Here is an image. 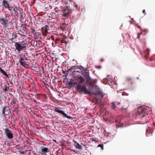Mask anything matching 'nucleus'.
Here are the masks:
<instances>
[{
    "label": "nucleus",
    "instance_id": "1",
    "mask_svg": "<svg viewBox=\"0 0 155 155\" xmlns=\"http://www.w3.org/2000/svg\"><path fill=\"white\" fill-rule=\"evenodd\" d=\"M76 89L80 93H83L85 94H91V92L87 89L85 85H82L81 84L77 85Z\"/></svg>",
    "mask_w": 155,
    "mask_h": 155
},
{
    "label": "nucleus",
    "instance_id": "2",
    "mask_svg": "<svg viewBox=\"0 0 155 155\" xmlns=\"http://www.w3.org/2000/svg\"><path fill=\"white\" fill-rule=\"evenodd\" d=\"M15 49L19 52L21 51L26 49L27 45L26 43L20 44L17 42H15Z\"/></svg>",
    "mask_w": 155,
    "mask_h": 155
},
{
    "label": "nucleus",
    "instance_id": "3",
    "mask_svg": "<svg viewBox=\"0 0 155 155\" xmlns=\"http://www.w3.org/2000/svg\"><path fill=\"white\" fill-rule=\"evenodd\" d=\"M39 150V152L42 155H46L50 151V149L45 146H41L40 147Z\"/></svg>",
    "mask_w": 155,
    "mask_h": 155
},
{
    "label": "nucleus",
    "instance_id": "4",
    "mask_svg": "<svg viewBox=\"0 0 155 155\" xmlns=\"http://www.w3.org/2000/svg\"><path fill=\"white\" fill-rule=\"evenodd\" d=\"M146 111L145 108L139 107L137 109V113L140 116V117L142 118L145 116Z\"/></svg>",
    "mask_w": 155,
    "mask_h": 155
},
{
    "label": "nucleus",
    "instance_id": "5",
    "mask_svg": "<svg viewBox=\"0 0 155 155\" xmlns=\"http://www.w3.org/2000/svg\"><path fill=\"white\" fill-rule=\"evenodd\" d=\"M71 12L72 10L70 8L67 6L65 8H64L62 16L64 17H67Z\"/></svg>",
    "mask_w": 155,
    "mask_h": 155
},
{
    "label": "nucleus",
    "instance_id": "6",
    "mask_svg": "<svg viewBox=\"0 0 155 155\" xmlns=\"http://www.w3.org/2000/svg\"><path fill=\"white\" fill-rule=\"evenodd\" d=\"M11 113V111L8 106L3 107L2 108V114L5 117L6 115H8Z\"/></svg>",
    "mask_w": 155,
    "mask_h": 155
},
{
    "label": "nucleus",
    "instance_id": "7",
    "mask_svg": "<svg viewBox=\"0 0 155 155\" xmlns=\"http://www.w3.org/2000/svg\"><path fill=\"white\" fill-rule=\"evenodd\" d=\"M54 110L59 113L62 114L65 117L67 118L68 119H71L72 117L70 116H68L67 114L65 113L64 112L61 110L59 107H56L54 109Z\"/></svg>",
    "mask_w": 155,
    "mask_h": 155
},
{
    "label": "nucleus",
    "instance_id": "8",
    "mask_svg": "<svg viewBox=\"0 0 155 155\" xmlns=\"http://www.w3.org/2000/svg\"><path fill=\"white\" fill-rule=\"evenodd\" d=\"M5 131V134L9 139H11L13 138V135L11 130L8 128H6Z\"/></svg>",
    "mask_w": 155,
    "mask_h": 155
},
{
    "label": "nucleus",
    "instance_id": "9",
    "mask_svg": "<svg viewBox=\"0 0 155 155\" xmlns=\"http://www.w3.org/2000/svg\"><path fill=\"white\" fill-rule=\"evenodd\" d=\"M0 22L3 26L6 27H7V25L9 22L6 18L3 17L0 20Z\"/></svg>",
    "mask_w": 155,
    "mask_h": 155
},
{
    "label": "nucleus",
    "instance_id": "10",
    "mask_svg": "<svg viewBox=\"0 0 155 155\" xmlns=\"http://www.w3.org/2000/svg\"><path fill=\"white\" fill-rule=\"evenodd\" d=\"M2 5L3 8L7 9V8H8L10 6L9 1L7 0H2Z\"/></svg>",
    "mask_w": 155,
    "mask_h": 155
},
{
    "label": "nucleus",
    "instance_id": "11",
    "mask_svg": "<svg viewBox=\"0 0 155 155\" xmlns=\"http://www.w3.org/2000/svg\"><path fill=\"white\" fill-rule=\"evenodd\" d=\"M81 68L84 71L83 73V75L85 76L87 80L89 79H90V76H89V71H86V69L84 68L83 67H82Z\"/></svg>",
    "mask_w": 155,
    "mask_h": 155
},
{
    "label": "nucleus",
    "instance_id": "12",
    "mask_svg": "<svg viewBox=\"0 0 155 155\" xmlns=\"http://www.w3.org/2000/svg\"><path fill=\"white\" fill-rule=\"evenodd\" d=\"M25 60H27V58L23 59L20 58L19 59V62L21 65L25 67V66L27 65L25 63Z\"/></svg>",
    "mask_w": 155,
    "mask_h": 155
},
{
    "label": "nucleus",
    "instance_id": "13",
    "mask_svg": "<svg viewBox=\"0 0 155 155\" xmlns=\"http://www.w3.org/2000/svg\"><path fill=\"white\" fill-rule=\"evenodd\" d=\"M0 72L4 75L6 78H9L7 73L4 70L2 69L1 67H0Z\"/></svg>",
    "mask_w": 155,
    "mask_h": 155
},
{
    "label": "nucleus",
    "instance_id": "14",
    "mask_svg": "<svg viewBox=\"0 0 155 155\" xmlns=\"http://www.w3.org/2000/svg\"><path fill=\"white\" fill-rule=\"evenodd\" d=\"M73 142L74 143V145L76 148L79 150H81V149L82 147L79 144V143H77L74 140H73Z\"/></svg>",
    "mask_w": 155,
    "mask_h": 155
},
{
    "label": "nucleus",
    "instance_id": "15",
    "mask_svg": "<svg viewBox=\"0 0 155 155\" xmlns=\"http://www.w3.org/2000/svg\"><path fill=\"white\" fill-rule=\"evenodd\" d=\"M13 8V10L14 12V13L15 15L16 16V17H18L19 16L18 12L17 11V10H18V8L16 6L14 7Z\"/></svg>",
    "mask_w": 155,
    "mask_h": 155
},
{
    "label": "nucleus",
    "instance_id": "16",
    "mask_svg": "<svg viewBox=\"0 0 155 155\" xmlns=\"http://www.w3.org/2000/svg\"><path fill=\"white\" fill-rule=\"evenodd\" d=\"M92 80L90 78V79H89L87 80V82L88 83H89V85L92 87H94V83L92 82Z\"/></svg>",
    "mask_w": 155,
    "mask_h": 155
},
{
    "label": "nucleus",
    "instance_id": "17",
    "mask_svg": "<svg viewBox=\"0 0 155 155\" xmlns=\"http://www.w3.org/2000/svg\"><path fill=\"white\" fill-rule=\"evenodd\" d=\"M149 49H147L145 51H144V55L145 57H147L149 54Z\"/></svg>",
    "mask_w": 155,
    "mask_h": 155
},
{
    "label": "nucleus",
    "instance_id": "18",
    "mask_svg": "<svg viewBox=\"0 0 155 155\" xmlns=\"http://www.w3.org/2000/svg\"><path fill=\"white\" fill-rule=\"evenodd\" d=\"M3 89L4 91L5 92H8L9 90V88L6 85H5L4 86Z\"/></svg>",
    "mask_w": 155,
    "mask_h": 155
},
{
    "label": "nucleus",
    "instance_id": "19",
    "mask_svg": "<svg viewBox=\"0 0 155 155\" xmlns=\"http://www.w3.org/2000/svg\"><path fill=\"white\" fill-rule=\"evenodd\" d=\"M81 84L83 83L84 81L85 80L82 76H80L78 78Z\"/></svg>",
    "mask_w": 155,
    "mask_h": 155
},
{
    "label": "nucleus",
    "instance_id": "20",
    "mask_svg": "<svg viewBox=\"0 0 155 155\" xmlns=\"http://www.w3.org/2000/svg\"><path fill=\"white\" fill-rule=\"evenodd\" d=\"M152 132H150L148 131L147 130V132L146 133V135L148 137L152 135Z\"/></svg>",
    "mask_w": 155,
    "mask_h": 155
},
{
    "label": "nucleus",
    "instance_id": "21",
    "mask_svg": "<svg viewBox=\"0 0 155 155\" xmlns=\"http://www.w3.org/2000/svg\"><path fill=\"white\" fill-rule=\"evenodd\" d=\"M16 99L15 98H13L11 99V105L12 104H15L16 103Z\"/></svg>",
    "mask_w": 155,
    "mask_h": 155
},
{
    "label": "nucleus",
    "instance_id": "22",
    "mask_svg": "<svg viewBox=\"0 0 155 155\" xmlns=\"http://www.w3.org/2000/svg\"><path fill=\"white\" fill-rule=\"evenodd\" d=\"M127 81L128 83L132 84L133 81H132V78L130 77H128L127 78Z\"/></svg>",
    "mask_w": 155,
    "mask_h": 155
},
{
    "label": "nucleus",
    "instance_id": "23",
    "mask_svg": "<svg viewBox=\"0 0 155 155\" xmlns=\"http://www.w3.org/2000/svg\"><path fill=\"white\" fill-rule=\"evenodd\" d=\"M60 42H61V43H63V40H62L61 39H60L59 38H57L56 40L55 41V43L56 44H58Z\"/></svg>",
    "mask_w": 155,
    "mask_h": 155
},
{
    "label": "nucleus",
    "instance_id": "24",
    "mask_svg": "<svg viewBox=\"0 0 155 155\" xmlns=\"http://www.w3.org/2000/svg\"><path fill=\"white\" fill-rule=\"evenodd\" d=\"M111 107L112 109H114L116 107V105L114 104V103L112 102L110 104Z\"/></svg>",
    "mask_w": 155,
    "mask_h": 155
},
{
    "label": "nucleus",
    "instance_id": "25",
    "mask_svg": "<svg viewBox=\"0 0 155 155\" xmlns=\"http://www.w3.org/2000/svg\"><path fill=\"white\" fill-rule=\"evenodd\" d=\"M19 13L20 14V18L22 19L23 17V12L22 11V9L21 10H19Z\"/></svg>",
    "mask_w": 155,
    "mask_h": 155
},
{
    "label": "nucleus",
    "instance_id": "26",
    "mask_svg": "<svg viewBox=\"0 0 155 155\" xmlns=\"http://www.w3.org/2000/svg\"><path fill=\"white\" fill-rule=\"evenodd\" d=\"M11 7L10 6H9V7L8 8H7V9H8L10 12L11 15H12V16L13 17V13L11 9Z\"/></svg>",
    "mask_w": 155,
    "mask_h": 155
},
{
    "label": "nucleus",
    "instance_id": "27",
    "mask_svg": "<svg viewBox=\"0 0 155 155\" xmlns=\"http://www.w3.org/2000/svg\"><path fill=\"white\" fill-rule=\"evenodd\" d=\"M49 26L48 25H45V31L47 32L49 30Z\"/></svg>",
    "mask_w": 155,
    "mask_h": 155
},
{
    "label": "nucleus",
    "instance_id": "28",
    "mask_svg": "<svg viewBox=\"0 0 155 155\" xmlns=\"http://www.w3.org/2000/svg\"><path fill=\"white\" fill-rule=\"evenodd\" d=\"M7 15L8 14L6 15L5 16V18H6L8 21V20H11V18H10V15Z\"/></svg>",
    "mask_w": 155,
    "mask_h": 155
},
{
    "label": "nucleus",
    "instance_id": "29",
    "mask_svg": "<svg viewBox=\"0 0 155 155\" xmlns=\"http://www.w3.org/2000/svg\"><path fill=\"white\" fill-rule=\"evenodd\" d=\"M113 103H114L115 104L116 106L119 105L120 104V102H117L116 101H114Z\"/></svg>",
    "mask_w": 155,
    "mask_h": 155
},
{
    "label": "nucleus",
    "instance_id": "30",
    "mask_svg": "<svg viewBox=\"0 0 155 155\" xmlns=\"http://www.w3.org/2000/svg\"><path fill=\"white\" fill-rule=\"evenodd\" d=\"M98 147H101L102 150L103 149V147L104 145L103 144H99L98 145Z\"/></svg>",
    "mask_w": 155,
    "mask_h": 155
},
{
    "label": "nucleus",
    "instance_id": "31",
    "mask_svg": "<svg viewBox=\"0 0 155 155\" xmlns=\"http://www.w3.org/2000/svg\"><path fill=\"white\" fill-rule=\"evenodd\" d=\"M17 37V35H16L14 34L12 35V38H16Z\"/></svg>",
    "mask_w": 155,
    "mask_h": 155
},
{
    "label": "nucleus",
    "instance_id": "32",
    "mask_svg": "<svg viewBox=\"0 0 155 155\" xmlns=\"http://www.w3.org/2000/svg\"><path fill=\"white\" fill-rule=\"evenodd\" d=\"M126 93L125 92H122V96H125L126 95Z\"/></svg>",
    "mask_w": 155,
    "mask_h": 155
},
{
    "label": "nucleus",
    "instance_id": "33",
    "mask_svg": "<svg viewBox=\"0 0 155 155\" xmlns=\"http://www.w3.org/2000/svg\"><path fill=\"white\" fill-rule=\"evenodd\" d=\"M3 17V15L2 14H0V20Z\"/></svg>",
    "mask_w": 155,
    "mask_h": 155
},
{
    "label": "nucleus",
    "instance_id": "34",
    "mask_svg": "<svg viewBox=\"0 0 155 155\" xmlns=\"http://www.w3.org/2000/svg\"><path fill=\"white\" fill-rule=\"evenodd\" d=\"M32 33L33 34L35 35L36 34V32L35 30H33V31H32Z\"/></svg>",
    "mask_w": 155,
    "mask_h": 155
},
{
    "label": "nucleus",
    "instance_id": "35",
    "mask_svg": "<svg viewBox=\"0 0 155 155\" xmlns=\"http://www.w3.org/2000/svg\"><path fill=\"white\" fill-rule=\"evenodd\" d=\"M68 84L69 85H72L73 84V83L71 81L69 83H68Z\"/></svg>",
    "mask_w": 155,
    "mask_h": 155
},
{
    "label": "nucleus",
    "instance_id": "36",
    "mask_svg": "<svg viewBox=\"0 0 155 155\" xmlns=\"http://www.w3.org/2000/svg\"><path fill=\"white\" fill-rule=\"evenodd\" d=\"M141 33H138L137 35V38H139L140 37V36Z\"/></svg>",
    "mask_w": 155,
    "mask_h": 155
},
{
    "label": "nucleus",
    "instance_id": "37",
    "mask_svg": "<svg viewBox=\"0 0 155 155\" xmlns=\"http://www.w3.org/2000/svg\"><path fill=\"white\" fill-rule=\"evenodd\" d=\"M74 6L78 8V5L76 4L75 3L74 4Z\"/></svg>",
    "mask_w": 155,
    "mask_h": 155
},
{
    "label": "nucleus",
    "instance_id": "38",
    "mask_svg": "<svg viewBox=\"0 0 155 155\" xmlns=\"http://www.w3.org/2000/svg\"><path fill=\"white\" fill-rule=\"evenodd\" d=\"M143 13L144 14H146V13L145 12V10H143L142 11Z\"/></svg>",
    "mask_w": 155,
    "mask_h": 155
},
{
    "label": "nucleus",
    "instance_id": "39",
    "mask_svg": "<svg viewBox=\"0 0 155 155\" xmlns=\"http://www.w3.org/2000/svg\"><path fill=\"white\" fill-rule=\"evenodd\" d=\"M31 99L32 101H35V102H36V101L35 99H34V98H31Z\"/></svg>",
    "mask_w": 155,
    "mask_h": 155
},
{
    "label": "nucleus",
    "instance_id": "40",
    "mask_svg": "<svg viewBox=\"0 0 155 155\" xmlns=\"http://www.w3.org/2000/svg\"><path fill=\"white\" fill-rule=\"evenodd\" d=\"M121 110L122 112H125V109H123V108H122Z\"/></svg>",
    "mask_w": 155,
    "mask_h": 155
},
{
    "label": "nucleus",
    "instance_id": "41",
    "mask_svg": "<svg viewBox=\"0 0 155 155\" xmlns=\"http://www.w3.org/2000/svg\"><path fill=\"white\" fill-rule=\"evenodd\" d=\"M70 150L72 151H73L74 152H75V153H77L76 152V150H73V149H70Z\"/></svg>",
    "mask_w": 155,
    "mask_h": 155
},
{
    "label": "nucleus",
    "instance_id": "42",
    "mask_svg": "<svg viewBox=\"0 0 155 155\" xmlns=\"http://www.w3.org/2000/svg\"><path fill=\"white\" fill-rule=\"evenodd\" d=\"M137 27L138 28H140V26H139V25H137Z\"/></svg>",
    "mask_w": 155,
    "mask_h": 155
},
{
    "label": "nucleus",
    "instance_id": "43",
    "mask_svg": "<svg viewBox=\"0 0 155 155\" xmlns=\"http://www.w3.org/2000/svg\"><path fill=\"white\" fill-rule=\"evenodd\" d=\"M104 61V59H101V60H100V61H101V62H103V61Z\"/></svg>",
    "mask_w": 155,
    "mask_h": 155
},
{
    "label": "nucleus",
    "instance_id": "44",
    "mask_svg": "<svg viewBox=\"0 0 155 155\" xmlns=\"http://www.w3.org/2000/svg\"><path fill=\"white\" fill-rule=\"evenodd\" d=\"M74 68V67H71L70 68V69L71 70H72V68Z\"/></svg>",
    "mask_w": 155,
    "mask_h": 155
},
{
    "label": "nucleus",
    "instance_id": "45",
    "mask_svg": "<svg viewBox=\"0 0 155 155\" xmlns=\"http://www.w3.org/2000/svg\"><path fill=\"white\" fill-rule=\"evenodd\" d=\"M73 83V84H77V82H74V83Z\"/></svg>",
    "mask_w": 155,
    "mask_h": 155
},
{
    "label": "nucleus",
    "instance_id": "46",
    "mask_svg": "<svg viewBox=\"0 0 155 155\" xmlns=\"http://www.w3.org/2000/svg\"><path fill=\"white\" fill-rule=\"evenodd\" d=\"M63 74H65V71H63Z\"/></svg>",
    "mask_w": 155,
    "mask_h": 155
},
{
    "label": "nucleus",
    "instance_id": "47",
    "mask_svg": "<svg viewBox=\"0 0 155 155\" xmlns=\"http://www.w3.org/2000/svg\"><path fill=\"white\" fill-rule=\"evenodd\" d=\"M93 140H94V141H95V142H96V141H97V140H94V139H93L92 140V141H93Z\"/></svg>",
    "mask_w": 155,
    "mask_h": 155
},
{
    "label": "nucleus",
    "instance_id": "48",
    "mask_svg": "<svg viewBox=\"0 0 155 155\" xmlns=\"http://www.w3.org/2000/svg\"><path fill=\"white\" fill-rule=\"evenodd\" d=\"M1 138H2V137L1 136V134H0V140L1 139Z\"/></svg>",
    "mask_w": 155,
    "mask_h": 155
},
{
    "label": "nucleus",
    "instance_id": "49",
    "mask_svg": "<svg viewBox=\"0 0 155 155\" xmlns=\"http://www.w3.org/2000/svg\"><path fill=\"white\" fill-rule=\"evenodd\" d=\"M68 73L67 74H65V75L67 76V75H68Z\"/></svg>",
    "mask_w": 155,
    "mask_h": 155
},
{
    "label": "nucleus",
    "instance_id": "50",
    "mask_svg": "<svg viewBox=\"0 0 155 155\" xmlns=\"http://www.w3.org/2000/svg\"><path fill=\"white\" fill-rule=\"evenodd\" d=\"M5 114H7V113H8V112H5Z\"/></svg>",
    "mask_w": 155,
    "mask_h": 155
}]
</instances>
